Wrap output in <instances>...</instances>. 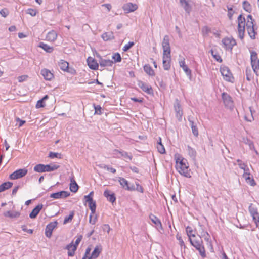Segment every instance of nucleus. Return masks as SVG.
<instances>
[{
    "instance_id": "nucleus-28",
    "label": "nucleus",
    "mask_w": 259,
    "mask_h": 259,
    "mask_svg": "<svg viewBox=\"0 0 259 259\" xmlns=\"http://www.w3.org/2000/svg\"><path fill=\"white\" fill-rule=\"evenodd\" d=\"M113 61L110 59L101 58L99 61V64L101 67H111L113 65Z\"/></svg>"
},
{
    "instance_id": "nucleus-58",
    "label": "nucleus",
    "mask_w": 259,
    "mask_h": 259,
    "mask_svg": "<svg viewBox=\"0 0 259 259\" xmlns=\"http://www.w3.org/2000/svg\"><path fill=\"white\" fill-rule=\"evenodd\" d=\"M104 168L113 174H115L116 172V170L114 168L109 167L107 165L104 166Z\"/></svg>"
},
{
    "instance_id": "nucleus-57",
    "label": "nucleus",
    "mask_w": 259,
    "mask_h": 259,
    "mask_svg": "<svg viewBox=\"0 0 259 259\" xmlns=\"http://www.w3.org/2000/svg\"><path fill=\"white\" fill-rule=\"evenodd\" d=\"M28 76L27 75H23L18 77L19 82H21L23 81L26 80L28 78Z\"/></svg>"
},
{
    "instance_id": "nucleus-23",
    "label": "nucleus",
    "mask_w": 259,
    "mask_h": 259,
    "mask_svg": "<svg viewBox=\"0 0 259 259\" xmlns=\"http://www.w3.org/2000/svg\"><path fill=\"white\" fill-rule=\"evenodd\" d=\"M42 208L43 205L42 204H39L37 205L30 212L29 214V217L31 219L35 218Z\"/></svg>"
},
{
    "instance_id": "nucleus-1",
    "label": "nucleus",
    "mask_w": 259,
    "mask_h": 259,
    "mask_svg": "<svg viewBox=\"0 0 259 259\" xmlns=\"http://www.w3.org/2000/svg\"><path fill=\"white\" fill-rule=\"evenodd\" d=\"M254 20L251 15H248L246 19L242 14L237 18V29L239 37L243 39L244 36L245 30L246 28L248 34L252 39H254L256 32L254 29Z\"/></svg>"
},
{
    "instance_id": "nucleus-15",
    "label": "nucleus",
    "mask_w": 259,
    "mask_h": 259,
    "mask_svg": "<svg viewBox=\"0 0 259 259\" xmlns=\"http://www.w3.org/2000/svg\"><path fill=\"white\" fill-rule=\"evenodd\" d=\"M243 177L244 178L246 183L248 184L251 186H254L256 185V183L251 176L249 171H246L243 174Z\"/></svg>"
},
{
    "instance_id": "nucleus-43",
    "label": "nucleus",
    "mask_w": 259,
    "mask_h": 259,
    "mask_svg": "<svg viewBox=\"0 0 259 259\" xmlns=\"http://www.w3.org/2000/svg\"><path fill=\"white\" fill-rule=\"evenodd\" d=\"M34 170L38 172H45V165L42 164H39L35 165L34 167Z\"/></svg>"
},
{
    "instance_id": "nucleus-50",
    "label": "nucleus",
    "mask_w": 259,
    "mask_h": 259,
    "mask_svg": "<svg viewBox=\"0 0 259 259\" xmlns=\"http://www.w3.org/2000/svg\"><path fill=\"white\" fill-rule=\"evenodd\" d=\"M177 239L179 240L180 245L181 247H184V248H185V245L184 243V242L183 241L182 238L180 234H177L176 235Z\"/></svg>"
},
{
    "instance_id": "nucleus-49",
    "label": "nucleus",
    "mask_w": 259,
    "mask_h": 259,
    "mask_svg": "<svg viewBox=\"0 0 259 259\" xmlns=\"http://www.w3.org/2000/svg\"><path fill=\"white\" fill-rule=\"evenodd\" d=\"M228 9V16L230 20H232L233 18V14L234 13V11L233 8L231 7H227Z\"/></svg>"
},
{
    "instance_id": "nucleus-34",
    "label": "nucleus",
    "mask_w": 259,
    "mask_h": 259,
    "mask_svg": "<svg viewBox=\"0 0 259 259\" xmlns=\"http://www.w3.org/2000/svg\"><path fill=\"white\" fill-rule=\"evenodd\" d=\"M85 201L88 203L89 207L91 210L92 214H94L96 209L95 201L93 200V199H91V200H85Z\"/></svg>"
},
{
    "instance_id": "nucleus-52",
    "label": "nucleus",
    "mask_w": 259,
    "mask_h": 259,
    "mask_svg": "<svg viewBox=\"0 0 259 259\" xmlns=\"http://www.w3.org/2000/svg\"><path fill=\"white\" fill-rule=\"evenodd\" d=\"M9 13L7 8H4L0 11V14L4 17H6L9 15Z\"/></svg>"
},
{
    "instance_id": "nucleus-26",
    "label": "nucleus",
    "mask_w": 259,
    "mask_h": 259,
    "mask_svg": "<svg viewBox=\"0 0 259 259\" xmlns=\"http://www.w3.org/2000/svg\"><path fill=\"white\" fill-rule=\"evenodd\" d=\"M66 248L68 250V255L69 256H73L74 255L75 252L77 249L76 246H74L73 242L67 245L66 247Z\"/></svg>"
},
{
    "instance_id": "nucleus-14",
    "label": "nucleus",
    "mask_w": 259,
    "mask_h": 259,
    "mask_svg": "<svg viewBox=\"0 0 259 259\" xmlns=\"http://www.w3.org/2000/svg\"><path fill=\"white\" fill-rule=\"evenodd\" d=\"M70 195V193L66 191H61L60 192L52 193L50 195V197L53 199L65 198Z\"/></svg>"
},
{
    "instance_id": "nucleus-27",
    "label": "nucleus",
    "mask_w": 259,
    "mask_h": 259,
    "mask_svg": "<svg viewBox=\"0 0 259 259\" xmlns=\"http://www.w3.org/2000/svg\"><path fill=\"white\" fill-rule=\"evenodd\" d=\"M20 212L17 211H7L4 213V215L5 217L10 218H17L20 216Z\"/></svg>"
},
{
    "instance_id": "nucleus-6",
    "label": "nucleus",
    "mask_w": 259,
    "mask_h": 259,
    "mask_svg": "<svg viewBox=\"0 0 259 259\" xmlns=\"http://www.w3.org/2000/svg\"><path fill=\"white\" fill-rule=\"evenodd\" d=\"M220 72L223 79L228 82H233L234 77L229 68L225 66H221L220 69Z\"/></svg>"
},
{
    "instance_id": "nucleus-7",
    "label": "nucleus",
    "mask_w": 259,
    "mask_h": 259,
    "mask_svg": "<svg viewBox=\"0 0 259 259\" xmlns=\"http://www.w3.org/2000/svg\"><path fill=\"white\" fill-rule=\"evenodd\" d=\"M223 47L226 50L232 51L233 47L236 45L235 39L232 36L226 37L222 39Z\"/></svg>"
},
{
    "instance_id": "nucleus-47",
    "label": "nucleus",
    "mask_w": 259,
    "mask_h": 259,
    "mask_svg": "<svg viewBox=\"0 0 259 259\" xmlns=\"http://www.w3.org/2000/svg\"><path fill=\"white\" fill-rule=\"evenodd\" d=\"M112 59L114 62H120L121 61V57L119 53H114L112 55Z\"/></svg>"
},
{
    "instance_id": "nucleus-16",
    "label": "nucleus",
    "mask_w": 259,
    "mask_h": 259,
    "mask_svg": "<svg viewBox=\"0 0 259 259\" xmlns=\"http://www.w3.org/2000/svg\"><path fill=\"white\" fill-rule=\"evenodd\" d=\"M222 99L225 105L228 107H231L233 105V101L231 97L227 93H223L222 94Z\"/></svg>"
},
{
    "instance_id": "nucleus-53",
    "label": "nucleus",
    "mask_w": 259,
    "mask_h": 259,
    "mask_svg": "<svg viewBox=\"0 0 259 259\" xmlns=\"http://www.w3.org/2000/svg\"><path fill=\"white\" fill-rule=\"evenodd\" d=\"M37 13V11L35 9L30 8L27 10V13L30 14L32 16H35L36 15Z\"/></svg>"
},
{
    "instance_id": "nucleus-30",
    "label": "nucleus",
    "mask_w": 259,
    "mask_h": 259,
    "mask_svg": "<svg viewBox=\"0 0 259 259\" xmlns=\"http://www.w3.org/2000/svg\"><path fill=\"white\" fill-rule=\"evenodd\" d=\"M143 69L144 71L147 74L150 76H154L155 75V73L154 70L152 68L151 66L149 64H145Z\"/></svg>"
},
{
    "instance_id": "nucleus-63",
    "label": "nucleus",
    "mask_w": 259,
    "mask_h": 259,
    "mask_svg": "<svg viewBox=\"0 0 259 259\" xmlns=\"http://www.w3.org/2000/svg\"><path fill=\"white\" fill-rule=\"evenodd\" d=\"M19 188V186H17L14 188V189H13V191H12V195H15L16 194Z\"/></svg>"
},
{
    "instance_id": "nucleus-48",
    "label": "nucleus",
    "mask_w": 259,
    "mask_h": 259,
    "mask_svg": "<svg viewBox=\"0 0 259 259\" xmlns=\"http://www.w3.org/2000/svg\"><path fill=\"white\" fill-rule=\"evenodd\" d=\"M94 107L95 109V114L101 115L102 112V108L100 105H94Z\"/></svg>"
},
{
    "instance_id": "nucleus-24",
    "label": "nucleus",
    "mask_w": 259,
    "mask_h": 259,
    "mask_svg": "<svg viewBox=\"0 0 259 259\" xmlns=\"http://www.w3.org/2000/svg\"><path fill=\"white\" fill-rule=\"evenodd\" d=\"M189 1L190 0H180L181 6L188 13H190L192 9V7L189 3Z\"/></svg>"
},
{
    "instance_id": "nucleus-8",
    "label": "nucleus",
    "mask_w": 259,
    "mask_h": 259,
    "mask_svg": "<svg viewBox=\"0 0 259 259\" xmlns=\"http://www.w3.org/2000/svg\"><path fill=\"white\" fill-rule=\"evenodd\" d=\"M251 61L253 70L256 76L259 77V59L257 58L256 52H253L251 53Z\"/></svg>"
},
{
    "instance_id": "nucleus-60",
    "label": "nucleus",
    "mask_w": 259,
    "mask_h": 259,
    "mask_svg": "<svg viewBox=\"0 0 259 259\" xmlns=\"http://www.w3.org/2000/svg\"><path fill=\"white\" fill-rule=\"evenodd\" d=\"M102 7H104L106 8L108 12H109L112 9V6L110 4H105L102 5Z\"/></svg>"
},
{
    "instance_id": "nucleus-38",
    "label": "nucleus",
    "mask_w": 259,
    "mask_h": 259,
    "mask_svg": "<svg viewBox=\"0 0 259 259\" xmlns=\"http://www.w3.org/2000/svg\"><path fill=\"white\" fill-rule=\"evenodd\" d=\"M242 6H243V9L245 11L249 12V13H250L252 11V6L249 2L247 1H244L242 4Z\"/></svg>"
},
{
    "instance_id": "nucleus-64",
    "label": "nucleus",
    "mask_w": 259,
    "mask_h": 259,
    "mask_svg": "<svg viewBox=\"0 0 259 259\" xmlns=\"http://www.w3.org/2000/svg\"><path fill=\"white\" fill-rule=\"evenodd\" d=\"M131 100L136 102L142 103L143 102V99H137L136 98H131Z\"/></svg>"
},
{
    "instance_id": "nucleus-33",
    "label": "nucleus",
    "mask_w": 259,
    "mask_h": 259,
    "mask_svg": "<svg viewBox=\"0 0 259 259\" xmlns=\"http://www.w3.org/2000/svg\"><path fill=\"white\" fill-rule=\"evenodd\" d=\"M45 172H50L54 171L57 169H58L60 167L59 165L55 164H51L48 165H45Z\"/></svg>"
},
{
    "instance_id": "nucleus-46",
    "label": "nucleus",
    "mask_w": 259,
    "mask_h": 259,
    "mask_svg": "<svg viewBox=\"0 0 259 259\" xmlns=\"http://www.w3.org/2000/svg\"><path fill=\"white\" fill-rule=\"evenodd\" d=\"M237 162L238 163V165L239 167L244 170V172L246 171H249V168L244 163L242 162L240 160H237Z\"/></svg>"
},
{
    "instance_id": "nucleus-18",
    "label": "nucleus",
    "mask_w": 259,
    "mask_h": 259,
    "mask_svg": "<svg viewBox=\"0 0 259 259\" xmlns=\"http://www.w3.org/2000/svg\"><path fill=\"white\" fill-rule=\"evenodd\" d=\"M138 9V6L135 4L128 3L124 5L123 7V10L126 13H131L135 11Z\"/></svg>"
},
{
    "instance_id": "nucleus-17",
    "label": "nucleus",
    "mask_w": 259,
    "mask_h": 259,
    "mask_svg": "<svg viewBox=\"0 0 259 259\" xmlns=\"http://www.w3.org/2000/svg\"><path fill=\"white\" fill-rule=\"evenodd\" d=\"M89 67L93 70H97L99 67V64L97 61L93 57H89L87 60Z\"/></svg>"
},
{
    "instance_id": "nucleus-25",
    "label": "nucleus",
    "mask_w": 259,
    "mask_h": 259,
    "mask_svg": "<svg viewBox=\"0 0 259 259\" xmlns=\"http://www.w3.org/2000/svg\"><path fill=\"white\" fill-rule=\"evenodd\" d=\"M104 196L112 203H113L116 200V197L114 193H111L108 190H106L104 191Z\"/></svg>"
},
{
    "instance_id": "nucleus-54",
    "label": "nucleus",
    "mask_w": 259,
    "mask_h": 259,
    "mask_svg": "<svg viewBox=\"0 0 259 259\" xmlns=\"http://www.w3.org/2000/svg\"><path fill=\"white\" fill-rule=\"evenodd\" d=\"M82 239V235L77 236V237H76V239L75 240V243H73L74 246H75L77 248V247L78 246V244H79V243L81 241Z\"/></svg>"
},
{
    "instance_id": "nucleus-22",
    "label": "nucleus",
    "mask_w": 259,
    "mask_h": 259,
    "mask_svg": "<svg viewBox=\"0 0 259 259\" xmlns=\"http://www.w3.org/2000/svg\"><path fill=\"white\" fill-rule=\"evenodd\" d=\"M175 110L176 112V116L179 119H181L183 115V111L178 100H176V104L174 105Z\"/></svg>"
},
{
    "instance_id": "nucleus-45",
    "label": "nucleus",
    "mask_w": 259,
    "mask_h": 259,
    "mask_svg": "<svg viewBox=\"0 0 259 259\" xmlns=\"http://www.w3.org/2000/svg\"><path fill=\"white\" fill-rule=\"evenodd\" d=\"M49 157H50L51 159H53L55 158L61 159L62 158V154L61 153L50 152L49 154Z\"/></svg>"
},
{
    "instance_id": "nucleus-2",
    "label": "nucleus",
    "mask_w": 259,
    "mask_h": 259,
    "mask_svg": "<svg viewBox=\"0 0 259 259\" xmlns=\"http://www.w3.org/2000/svg\"><path fill=\"white\" fill-rule=\"evenodd\" d=\"M162 64L165 70H168L171 66V50L169 44V38L168 35H165L162 42Z\"/></svg>"
},
{
    "instance_id": "nucleus-37",
    "label": "nucleus",
    "mask_w": 259,
    "mask_h": 259,
    "mask_svg": "<svg viewBox=\"0 0 259 259\" xmlns=\"http://www.w3.org/2000/svg\"><path fill=\"white\" fill-rule=\"evenodd\" d=\"M157 148L159 153L161 154H164L165 153V149L164 146L161 143V138H159V141L157 144Z\"/></svg>"
},
{
    "instance_id": "nucleus-12",
    "label": "nucleus",
    "mask_w": 259,
    "mask_h": 259,
    "mask_svg": "<svg viewBox=\"0 0 259 259\" xmlns=\"http://www.w3.org/2000/svg\"><path fill=\"white\" fill-rule=\"evenodd\" d=\"M58 223L57 221L50 222L46 226L45 230V235L48 237L50 238L52 234L53 230L57 227Z\"/></svg>"
},
{
    "instance_id": "nucleus-42",
    "label": "nucleus",
    "mask_w": 259,
    "mask_h": 259,
    "mask_svg": "<svg viewBox=\"0 0 259 259\" xmlns=\"http://www.w3.org/2000/svg\"><path fill=\"white\" fill-rule=\"evenodd\" d=\"M186 231L189 239L191 237H195V232L191 227L187 226L186 228Z\"/></svg>"
},
{
    "instance_id": "nucleus-40",
    "label": "nucleus",
    "mask_w": 259,
    "mask_h": 259,
    "mask_svg": "<svg viewBox=\"0 0 259 259\" xmlns=\"http://www.w3.org/2000/svg\"><path fill=\"white\" fill-rule=\"evenodd\" d=\"M150 219L152 222L157 227L159 228L162 227V224L160 221V220L156 216L154 215H151L150 216Z\"/></svg>"
},
{
    "instance_id": "nucleus-55",
    "label": "nucleus",
    "mask_w": 259,
    "mask_h": 259,
    "mask_svg": "<svg viewBox=\"0 0 259 259\" xmlns=\"http://www.w3.org/2000/svg\"><path fill=\"white\" fill-rule=\"evenodd\" d=\"M94 196V192L91 191L88 195H85L84 196V199L85 200H91V199H93Z\"/></svg>"
},
{
    "instance_id": "nucleus-5",
    "label": "nucleus",
    "mask_w": 259,
    "mask_h": 259,
    "mask_svg": "<svg viewBox=\"0 0 259 259\" xmlns=\"http://www.w3.org/2000/svg\"><path fill=\"white\" fill-rule=\"evenodd\" d=\"M102 250V248L101 245L96 246L91 254H90V252L91 251V248L90 247H88L85 250L84 256L82 257V259H95L97 258L101 253Z\"/></svg>"
},
{
    "instance_id": "nucleus-11",
    "label": "nucleus",
    "mask_w": 259,
    "mask_h": 259,
    "mask_svg": "<svg viewBox=\"0 0 259 259\" xmlns=\"http://www.w3.org/2000/svg\"><path fill=\"white\" fill-rule=\"evenodd\" d=\"M138 85L143 92L148 94H152L153 93L152 87L146 82L138 80Z\"/></svg>"
},
{
    "instance_id": "nucleus-61",
    "label": "nucleus",
    "mask_w": 259,
    "mask_h": 259,
    "mask_svg": "<svg viewBox=\"0 0 259 259\" xmlns=\"http://www.w3.org/2000/svg\"><path fill=\"white\" fill-rule=\"evenodd\" d=\"M16 121L19 122V127H21L26 122L25 120H22L20 119L19 118H17Z\"/></svg>"
},
{
    "instance_id": "nucleus-4",
    "label": "nucleus",
    "mask_w": 259,
    "mask_h": 259,
    "mask_svg": "<svg viewBox=\"0 0 259 259\" xmlns=\"http://www.w3.org/2000/svg\"><path fill=\"white\" fill-rule=\"evenodd\" d=\"M201 238L200 235L195 234V237H191L189 240L191 245L199 251L201 256L205 258L206 257V251Z\"/></svg>"
},
{
    "instance_id": "nucleus-10",
    "label": "nucleus",
    "mask_w": 259,
    "mask_h": 259,
    "mask_svg": "<svg viewBox=\"0 0 259 259\" xmlns=\"http://www.w3.org/2000/svg\"><path fill=\"white\" fill-rule=\"evenodd\" d=\"M28 172V170L26 168L19 169L14 171L9 176V179L11 180H16L20 179L25 176Z\"/></svg>"
},
{
    "instance_id": "nucleus-51",
    "label": "nucleus",
    "mask_w": 259,
    "mask_h": 259,
    "mask_svg": "<svg viewBox=\"0 0 259 259\" xmlns=\"http://www.w3.org/2000/svg\"><path fill=\"white\" fill-rule=\"evenodd\" d=\"M134 45V43L133 42H128L127 44L124 45L122 49L124 52H126L132 48Z\"/></svg>"
},
{
    "instance_id": "nucleus-41",
    "label": "nucleus",
    "mask_w": 259,
    "mask_h": 259,
    "mask_svg": "<svg viewBox=\"0 0 259 259\" xmlns=\"http://www.w3.org/2000/svg\"><path fill=\"white\" fill-rule=\"evenodd\" d=\"M74 216V212L73 211H70L69 215L65 217L64 221H63V224H66L68 223L71 222L72 221Z\"/></svg>"
},
{
    "instance_id": "nucleus-20",
    "label": "nucleus",
    "mask_w": 259,
    "mask_h": 259,
    "mask_svg": "<svg viewBox=\"0 0 259 259\" xmlns=\"http://www.w3.org/2000/svg\"><path fill=\"white\" fill-rule=\"evenodd\" d=\"M179 63L180 66L182 68L184 71L186 73L187 75L190 76L191 74V70L188 67L185 63V59L182 57L179 61Z\"/></svg>"
},
{
    "instance_id": "nucleus-32",
    "label": "nucleus",
    "mask_w": 259,
    "mask_h": 259,
    "mask_svg": "<svg viewBox=\"0 0 259 259\" xmlns=\"http://www.w3.org/2000/svg\"><path fill=\"white\" fill-rule=\"evenodd\" d=\"M48 98H49L48 95H46L41 99L38 100L36 103V108H40L44 107L46 106L45 101L46 100L48 99Z\"/></svg>"
},
{
    "instance_id": "nucleus-44",
    "label": "nucleus",
    "mask_w": 259,
    "mask_h": 259,
    "mask_svg": "<svg viewBox=\"0 0 259 259\" xmlns=\"http://www.w3.org/2000/svg\"><path fill=\"white\" fill-rule=\"evenodd\" d=\"M249 212H250V214L251 215V216L254 215L258 213L257 208L252 204H251L249 206Z\"/></svg>"
},
{
    "instance_id": "nucleus-29",
    "label": "nucleus",
    "mask_w": 259,
    "mask_h": 259,
    "mask_svg": "<svg viewBox=\"0 0 259 259\" xmlns=\"http://www.w3.org/2000/svg\"><path fill=\"white\" fill-rule=\"evenodd\" d=\"M70 182L69 187L70 190L73 193H76L78 191L79 187L76 183L73 177L71 178Z\"/></svg>"
},
{
    "instance_id": "nucleus-3",
    "label": "nucleus",
    "mask_w": 259,
    "mask_h": 259,
    "mask_svg": "<svg viewBox=\"0 0 259 259\" xmlns=\"http://www.w3.org/2000/svg\"><path fill=\"white\" fill-rule=\"evenodd\" d=\"M174 159L176 163L175 167L178 172L185 177H191L190 170L187 160L178 153L175 154Z\"/></svg>"
},
{
    "instance_id": "nucleus-9",
    "label": "nucleus",
    "mask_w": 259,
    "mask_h": 259,
    "mask_svg": "<svg viewBox=\"0 0 259 259\" xmlns=\"http://www.w3.org/2000/svg\"><path fill=\"white\" fill-rule=\"evenodd\" d=\"M198 233L199 234V235H200L201 237H203L206 241L209 242L210 250L211 251H213V248L210 241V236L209 233L206 230H205L204 227L202 225H199Z\"/></svg>"
},
{
    "instance_id": "nucleus-35",
    "label": "nucleus",
    "mask_w": 259,
    "mask_h": 259,
    "mask_svg": "<svg viewBox=\"0 0 259 259\" xmlns=\"http://www.w3.org/2000/svg\"><path fill=\"white\" fill-rule=\"evenodd\" d=\"M38 46L39 47L42 48L44 51L48 53H51L54 50L53 47H51L44 42H40Z\"/></svg>"
},
{
    "instance_id": "nucleus-39",
    "label": "nucleus",
    "mask_w": 259,
    "mask_h": 259,
    "mask_svg": "<svg viewBox=\"0 0 259 259\" xmlns=\"http://www.w3.org/2000/svg\"><path fill=\"white\" fill-rule=\"evenodd\" d=\"M114 152L120 154L121 156L125 159H128L129 160H131L132 159V156L131 155H129L128 153L126 152L121 151L117 149L114 150Z\"/></svg>"
},
{
    "instance_id": "nucleus-21",
    "label": "nucleus",
    "mask_w": 259,
    "mask_h": 259,
    "mask_svg": "<svg viewBox=\"0 0 259 259\" xmlns=\"http://www.w3.org/2000/svg\"><path fill=\"white\" fill-rule=\"evenodd\" d=\"M57 33L54 30H51L47 34L46 40L49 42H54L57 39Z\"/></svg>"
},
{
    "instance_id": "nucleus-13",
    "label": "nucleus",
    "mask_w": 259,
    "mask_h": 259,
    "mask_svg": "<svg viewBox=\"0 0 259 259\" xmlns=\"http://www.w3.org/2000/svg\"><path fill=\"white\" fill-rule=\"evenodd\" d=\"M118 181L122 187L128 191H135V187L134 185H129L128 182L122 177L118 178Z\"/></svg>"
},
{
    "instance_id": "nucleus-56",
    "label": "nucleus",
    "mask_w": 259,
    "mask_h": 259,
    "mask_svg": "<svg viewBox=\"0 0 259 259\" xmlns=\"http://www.w3.org/2000/svg\"><path fill=\"white\" fill-rule=\"evenodd\" d=\"M191 128H192V132H193V134L197 136L198 135V131L197 128V126L195 125H194L193 122L192 123Z\"/></svg>"
},
{
    "instance_id": "nucleus-19",
    "label": "nucleus",
    "mask_w": 259,
    "mask_h": 259,
    "mask_svg": "<svg viewBox=\"0 0 259 259\" xmlns=\"http://www.w3.org/2000/svg\"><path fill=\"white\" fill-rule=\"evenodd\" d=\"M41 74L43 76L44 79L47 80H51L54 77L53 73L46 68L42 69L41 70Z\"/></svg>"
},
{
    "instance_id": "nucleus-36",
    "label": "nucleus",
    "mask_w": 259,
    "mask_h": 259,
    "mask_svg": "<svg viewBox=\"0 0 259 259\" xmlns=\"http://www.w3.org/2000/svg\"><path fill=\"white\" fill-rule=\"evenodd\" d=\"M13 183L10 182H6L0 185V193L12 187Z\"/></svg>"
},
{
    "instance_id": "nucleus-31",
    "label": "nucleus",
    "mask_w": 259,
    "mask_h": 259,
    "mask_svg": "<svg viewBox=\"0 0 259 259\" xmlns=\"http://www.w3.org/2000/svg\"><path fill=\"white\" fill-rule=\"evenodd\" d=\"M58 65L60 68L63 71H68L69 63L67 61L61 60L58 63Z\"/></svg>"
},
{
    "instance_id": "nucleus-62",
    "label": "nucleus",
    "mask_w": 259,
    "mask_h": 259,
    "mask_svg": "<svg viewBox=\"0 0 259 259\" xmlns=\"http://www.w3.org/2000/svg\"><path fill=\"white\" fill-rule=\"evenodd\" d=\"M212 54L217 61L219 62H221L222 61L221 57L219 55H213V52H212Z\"/></svg>"
},
{
    "instance_id": "nucleus-59",
    "label": "nucleus",
    "mask_w": 259,
    "mask_h": 259,
    "mask_svg": "<svg viewBox=\"0 0 259 259\" xmlns=\"http://www.w3.org/2000/svg\"><path fill=\"white\" fill-rule=\"evenodd\" d=\"M135 190H137L141 193L143 192V187L141 185H140L139 184H136V188H135Z\"/></svg>"
}]
</instances>
